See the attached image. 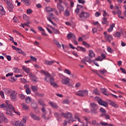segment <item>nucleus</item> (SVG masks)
<instances>
[{"instance_id": "nucleus-1", "label": "nucleus", "mask_w": 126, "mask_h": 126, "mask_svg": "<svg viewBox=\"0 0 126 126\" xmlns=\"http://www.w3.org/2000/svg\"><path fill=\"white\" fill-rule=\"evenodd\" d=\"M41 72L43 74L46 76L44 77L45 81H46V82H50L51 85L55 88L58 87V85H57V83H55V79L53 77H51V74L49 72L42 70H41Z\"/></svg>"}, {"instance_id": "nucleus-2", "label": "nucleus", "mask_w": 126, "mask_h": 126, "mask_svg": "<svg viewBox=\"0 0 126 126\" xmlns=\"http://www.w3.org/2000/svg\"><path fill=\"white\" fill-rule=\"evenodd\" d=\"M90 113L93 115H97L98 114V105L96 103L92 102L90 103Z\"/></svg>"}, {"instance_id": "nucleus-3", "label": "nucleus", "mask_w": 126, "mask_h": 126, "mask_svg": "<svg viewBox=\"0 0 126 126\" xmlns=\"http://www.w3.org/2000/svg\"><path fill=\"white\" fill-rule=\"evenodd\" d=\"M29 117L28 116L25 115L23 116V118L22 119V122L23 123H22V122L20 121H16L15 122V126H24V124H26V122L27 120H28Z\"/></svg>"}, {"instance_id": "nucleus-4", "label": "nucleus", "mask_w": 126, "mask_h": 126, "mask_svg": "<svg viewBox=\"0 0 126 126\" xmlns=\"http://www.w3.org/2000/svg\"><path fill=\"white\" fill-rule=\"evenodd\" d=\"M90 17V14L84 11L82 12L79 15V17L81 18L82 21H86V20H87V18H89Z\"/></svg>"}, {"instance_id": "nucleus-5", "label": "nucleus", "mask_w": 126, "mask_h": 126, "mask_svg": "<svg viewBox=\"0 0 126 126\" xmlns=\"http://www.w3.org/2000/svg\"><path fill=\"white\" fill-rule=\"evenodd\" d=\"M61 82L64 85H67V86H70V87H73V86L70 84V79L67 77L62 79Z\"/></svg>"}, {"instance_id": "nucleus-6", "label": "nucleus", "mask_w": 126, "mask_h": 126, "mask_svg": "<svg viewBox=\"0 0 126 126\" xmlns=\"http://www.w3.org/2000/svg\"><path fill=\"white\" fill-rule=\"evenodd\" d=\"M10 110L11 111H14V107L13 106H12L11 105L8 106V107L6 108L5 110L6 111V114H7L8 116H10L11 117H13V113H12V112L10 111Z\"/></svg>"}, {"instance_id": "nucleus-7", "label": "nucleus", "mask_w": 126, "mask_h": 126, "mask_svg": "<svg viewBox=\"0 0 126 126\" xmlns=\"http://www.w3.org/2000/svg\"><path fill=\"white\" fill-rule=\"evenodd\" d=\"M77 96H80V97H83L84 95H88V91L84 90L81 91H79L78 93H76Z\"/></svg>"}, {"instance_id": "nucleus-8", "label": "nucleus", "mask_w": 126, "mask_h": 126, "mask_svg": "<svg viewBox=\"0 0 126 126\" xmlns=\"http://www.w3.org/2000/svg\"><path fill=\"white\" fill-rule=\"evenodd\" d=\"M57 8L59 10L60 13H62V11H64V7L62 4V3L58 2L57 3Z\"/></svg>"}, {"instance_id": "nucleus-9", "label": "nucleus", "mask_w": 126, "mask_h": 126, "mask_svg": "<svg viewBox=\"0 0 126 126\" xmlns=\"http://www.w3.org/2000/svg\"><path fill=\"white\" fill-rule=\"evenodd\" d=\"M10 98L13 102H15L17 100V98L16 97V94H15V91H12L11 93V94L10 95Z\"/></svg>"}, {"instance_id": "nucleus-10", "label": "nucleus", "mask_w": 126, "mask_h": 126, "mask_svg": "<svg viewBox=\"0 0 126 126\" xmlns=\"http://www.w3.org/2000/svg\"><path fill=\"white\" fill-rule=\"evenodd\" d=\"M30 116L32 118V119H33V120H34L35 121H40V120H41L40 117L37 116L36 115H35L33 113H31L30 114Z\"/></svg>"}, {"instance_id": "nucleus-11", "label": "nucleus", "mask_w": 126, "mask_h": 126, "mask_svg": "<svg viewBox=\"0 0 126 126\" xmlns=\"http://www.w3.org/2000/svg\"><path fill=\"white\" fill-rule=\"evenodd\" d=\"M41 117L42 119H43V120H44L45 121H48V120H50V119L51 118L50 117V115H48V113H43L41 115Z\"/></svg>"}, {"instance_id": "nucleus-12", "label": "nucleus", "mask_w": 126, "mask_h": 126, "mask_svg": "<svg viewBox=\"0 0 126 126\" xmlns=\"http://www.w3.org/2000/svg\"><path fill=\"white\" fill-rule=\"evenodd\" d=\"M62 116H63L64 118H66V119H71V117H72V114L69 112H68L67 113H62Z\"/></svg>"}, {"instance_id": "nucleus-13", "label": "nucleus", "mask_w": 126, "mask_h": 126, "mask_svg": "<svg viewBox=\"0 0 126 126\" xmlns=\"http://www.w3.org/2000/svg\"><path fill=\"white\" fill-rule=\"evenodd\" d=\"M98 104L101 106H103L104 107H108V103H107L106 101H104L102 99H100V100L98 101Z\"/></svg>"}, {"instance_id": "nucleus-14", "label": "nucleus", "mask_w": 126, "mask_h": 126, "mask_svg": "<svg viewBox=\"0 0 126 126\" xmlns=\"http://www.w3.org/2000/svg\"><path fill=\"white\" fill-rule=\"evenodd\" d=\"M105 39L111 43V41H113V36L111 35H104Z\"/></svg>"}, {"instance_id": "nucleus-15", "label": "nucleus", "mask_w": 126, "mask_h": 126, "mask_svg": "<svg viewBox=\"0 0 126 126\" xmlns=\"http://www.w3.org/2000/svg\"><path fill=\"white\" fill-rule=\"evenodd\" d=\"M109 102H110V105L112 107H114V108H119V105L116 103L115 101L109 100Z\"/></svg>"}, {"instance_id": "nucleus-16", "label": "nucleus", "mask_w": 126, "mask_h": 126, "mask_svg": "<svg viewBox=\"0 0 126 126\" xmlns=\"http://www.w3.org/2000/svg\"><path fill=\"white\" fill-rule=\"evenodd\" d=\"M49 104L54 109H58V108H59V106H58V105H57L56 103L50 101L49 102Z\"/></svg>"}, {"instance_id": "nucleus-17", "label": "nucleus", "mask_w": 126, "mask_h": 126, "mask_svg": "<svg viewBox=\"0 0 126 126\" xmlns=\"http://www.w3.org/2000/svg\"><path fill=\"white\" fill-rule=\"evenodd\" d=\"M100 91L101 93H102L103 95H105V96H109V95H110V94H107V89L105 88H101Z\"/></svg>"}, {"instance_id": "nucleus-18", "label": "nucleus", "mask_w": 126, "mask_h": 126, "mask_svg": "<svg viewBox=\"0 0 126 126\" xmlns=\"http://www.w3.org/2000/svg\"><path fill=\"white\" fill-rule=\"evenodd\" d=\"M0 118L1 119L2 121H4V123H7L8 122V120L6 119L4 116H3V114L1 113V112H0Z\"/></svg>"}, {"instance_id": "nucleus-19", "label": "nucleus", "mask_w": 126, "mask_h": 126, "mask_svg": "<svg viewBox=\"0 0 126 126\" xmlns=\"http://www.w3.org/2000/svg\"><path fill=\"white\" fill-rule=\"evenodd\" d=\"M48 26H50V27L52 28L54 34H58V35H59V34H61V32L58 29H55V28H53V27L50 25H48Z\"/></svg>"}, {"instance_id": "nucleus-20", "label": "nucleus", "mask_w": 126, "mask_h": 126, "mask_svg": "<svg viewBox=\"0 0 126 126\" xmlns=\"http://www.w3.org/2000/svg\"><path fill=\"white\" fill-rule=\"evenodd\" d=\"M55 63H56L55 61H49L48 60H46L44 62V63H45L47 65H52V64Z\"/></svg>"}, {"instance_id": "nucleus-21", "label": "nucleus", "mask_w": 126, "mask_h": 126, "mask_svg": "<svg viewBox=\"0 0 126 126\" xmlns=\"http://www.w3.org/2000/svg\"><path fill=\"white\" fill-rule=\"evenodd\" d=\"M7 8L10 12H12L13 11V8H14V6L12 4L11 5H8L7 6Z\"/></svg>"}, {"instance_id": "nucleus-22", "label": "nucleus", "mask_w": 126, "mask_h": 126, "mask_svg": "<svg viewBox=\"0 0 126 126\" xmlns=\"http://www.w3.org/2000/svg\"><path fill=\"white\" fill-rule=\"evenodd\" d=\"M22 2L25 3L26 5H30L31 4V1L30 0H21Z\"/></svg>"}, {"instance_id": "nucleus-23", "label": "nucleus", "mask_w": 126, "mask_h": 126, "mask_svg": "<svg viewBox=\"0 0 126 126\" xmlns=\"http://www.w3.org/2000/svg\"><path fill=\"white\" fill-rule=\"evenodd\" d=\"M100 117H104V118H105L106 120H110V115L109 114H107V113L105 114H101L100 115Z\"/></svg>"}, {"instance_id": "nucleus-24", "label": "nucleus", "mask_w": 126, "mask_h": 126, "mask_svg": "<svg viewBox=\"0 0 126 126\" xmlns=\"http://www.w3.org/2000/svg\"><path fill=\"white\" fill-rule=\"evenodd\" d=\"M89 57L91 58H94L95 57V53H94V52L92 50H89Z\"/></svg>"}, {"instance_id": "nucleus-25", "label": "nucleus", "mask_w": 126, "mask_h": 126, "mask_svg": "<svg viewBox=\"0 0 126 126\" xmlns=\"http://www.w3.org/2000/svg\"><path fill=\"white\" fill-rule=\"evenodd\" d=\"M31 106L32 108H33L34 111H37V110H38V105H37L36 103L35 102L32 103Z\"/></svg>"}, {"instance_id": "nucleus-26", "label": "nucleus", "mask_w": 126, "mask_h": 126, "mask_svg": "<svg viewBox=\"0 0 126 126\" xmlns=\"http://www.w3.org/2000/svg\"><path fill=\"white\" fill-rule=\"evenodd\" d=\"M102 24H103L104 25H106V24H109V22H108V18L105 17L103 18Z\"/></svg>"}, {"instance_id": "nucleus-27", "label": "nucleus", "mask_w": 126, "mask_h": 126, "mask_svg": "<svg viewBox=\"0 0 126 126\" xmlns=\"http://www.w3.org/2000/svg\"><path fill=\"white\" fill-rule=\"evenodd\" d=\"M114 27H115V24L113 23L112 25H110L109 28L107 30L108 32L109 33L112 32L114 29Z\"/></svg>"}, {"instance_id": "nucleus-28", "label": "nucleus", "mask_w": 126, "mask_h": 126, "mask_svg": "<svg viewBox=\"0 0 126 126\" xmlns=\"http://www.w3.org/2000/svg\"><path fill=\"white\" fill-rule=\"evenodd\" d=\"M31 89L33 92H37L38 91V86H32Z\"/></svg>"}, {"instance_id": "nucleus-29", "label": "nucleus", "mask_w": 126, "mask_h": 126, "mask_svg": "<svg viewBox=\"0 0 126 126\" xmlns=\"http://www.w3.org/2000/svg\"><path fill=\"white\" fill-rule=\"evenodd\" d=\"M38 102L40 105L42 106V107H46V104L44 103V101L42 99H38Z\"/></svg>"}, {"instance_id": "nucleus-30", "label": "nucleus", "mask_w": 126, "mask_h": 126, "mask_svg": "<svg viewBox=\"0 0 126 126\" xmlns=\"http://www.w3.org/2000/svg\"><path fill=\"white\" fill-rule=\"evenodd\" d=\"M100 125L102 126H114L112 124H108L107 123L101 122Z\"/></svg>"}, {"instance_id": "nucleus-31", "label": "nucleus", "mask_w": 126, "mask_h": 126, "mask_svg": "<svg viewBox=\"0 0 126 126\" xmlns=\"http://www.w3.org/2000/svg\"><path fill=\"white\" fill-rule=\"evenodd\" d=\"M54 116L57 119H60V118H61L62 117V116H63V115H62V113H61V114H60V113H59L55 112L54 113Z\"/></svg>"}, {"instance_id": "nucleus-32", "label": "nucleus", "mask_w": 126, "mask_h": 126, "mask_svg": "<svg viewBox=\"0 0 126 126\" xmlns=\"http://www.w3.org/2000/svg\"><path fill=\"white\" fill-rule=\"evenodd\" d=\"M23 69L25 71V72H27V73H29L30 72V68H27L25 66L23 67Z\"/></svg>"}, {"instance_id": "nucleus-33", "label": "nucleus", "mask_w": 126, "mask_h": 126, "mask_svg": "<svg viewBox=\"0 0 126 126\" xmlns=\"http://www.w3.org/2000/svg\"><path fill=\"white\" fill-rule=\"evenodd\" d=\"M93 93L95 95H100V92L97 89H95L93 91Z\"/></svg>"}, {"instance_id": "nucleus-34", "label": "nucleus", "mask_w": 126, "mask_h": 126, "mask_svg": "<svg viewBox=\"0 0 126 126\" xmlns=\"http://www.w3.org/2000/svg\"><path fill=\"white\" fill-rule=\"evenodd\" d=\"M74 35V34H73L71 32H69L67 35V38H68L69 40V39H71V38H72V37Z\"/></svg>"}, {"instance_id": "nucleus-35", "label": "nucleus", "mask_w": 126, "mask_h": 126, "mask_svg": "<svg viewBox=\"0 0 126 126\" xmlns=\"http://www.w3.org/2000/svg\"><path fill=\"white\" fill-rule=\"evenodd\" d=\"M32 100V98H31L30 96H28V97H26L25 101L26 103H30Z\"/></svg>"}, {"instance_id": "nucleus-36", "label": "nucleus", "mask_w": 126, "mask_h": 126, "mask_svg": "<svg viewBox=\"0 0 126 126\" xmlns=\"http://www.w3.org/2000/svg\"><path fill=\"white\" fill-rule=\"evenodd\" d=\"M99 111L100 113H101V114H106V113H107L106 110L102 107L99 109Z\"/></svg>"}, {"instance_id": "nucleus-37", "label": "nucleus", "mask_w": 126, "mask_h": 126, "mask_svg": "<svg viewBox=\"0 0 126 126\" xmlns=\"http://www.w3.org/2000/svg\"><path fill=\"white\" fill-rule=\"evenodd\" d=\"M64 73H66L67 74H68V75H70L71 74V72L67 69H65L64 70Z\"/></svg>"}, {"instance_id": "nucleus-38", "label": "nucleus", "mask_w": 126, "mask_h": 126, "mask_svg": "<svg viewBox=\"0 0 126 126\" xmlns=\"http://www.w3.org/2000/svg\"><path fill=\"white\" fill-rule=\"evenodd\" d=\"M47 19L48 20L51 22V23H52V24H53V25H54V26H56L57 25V24L54 23L53 22V21H52V19H51V17H50L49 18V17H47Z\"/></svg>"}, {"instance_id": "nucleus-39", "label": "nucleus", "mask_w": 126, "mask_h": 126, "mask_svg": "<svg viewBox=\"0 0 126 126\" xmlns=\"http://www.w3.org/2000/svg\"><path fill=\"white\" fill-rule=\"evenodd\" d=\"M69 46L71 49H73V50H74V49H76L77 51H80V49L74 47L73 46H72V44H69Z\"/></svg>"}, {"instance_id": "nucleus-40", "label": "nucleus", "mask_w": 126, "mask_h": 126, "mask_svg": "<svg viewBox=\"0 0 126 126\" xmlns=\"http://www.w3.org/2000/svg\"><path fill=\"white\" fill-rule=\"evenodd\" d=\"M18 96L19 98L22 99V100H24V99H25V95L22 94H19Z\"/></svg>"}, {"instance_id": "nucleus-41", "label": "nucleus", "mask_w": 126, "mask_h": 126, "mask_svg": "<svg viewBox=\"0 0 126 126\" xmlns=\"http://www.w3.org/2000/svg\"><path fill=\"white\" fill-rule=\"evenodd\" d=\"M93 72H94V73H96V74H97V75H98L100 77H101V78H103V77H102V76H101L98 73V71L97 70H92Z\"/></svg>"}, {"instance_id": "nucleus-42", "label": "nucleus", "mask_w": 126, "mask_h": 126, "mask_svg": "<svg viewBox=\"0 0 126 126\" xmlns=\"http://www.w3.org/2000/svg\"><path fill=\"white\" fill-rule=\"evenodd\" d=\"M36 96H38V97H44V96H45V94H41L40 93H36Z\"/></svg>"}, {"instance_id": "nucleus-43", "label": "nucleus", "mask_w": 126, "mask_h": 126, "mask_svg": "<svg viewBox=\"0 0 126 126\" xmlns=\"http://www.w3.org/2000/svg\"><path fill=\"white\" fill-rule=\"evenodd\" d=\"M95 61H97V62H102L103 61V58H101V56H98L97 58H95Z\"/></svg>"}, {"instance_id": "nucleus-44", "label": "nucleus", "mask_w": 126, "mask_h": 126, "mask_svg": "<svg viewBox=\"0 0 126 126\" xmlns=\"http://www.w3.org/2000/svg\"><path fill=\"white\" fill-rule=\"evenodd\" d=\"M83 44L85 47H87V48H90V45L88 43H87L86 41H83Z\"/></svg>"}, {"instance_id": "nucleus-45", "label": "nucleus", "mask_w": 126, "mask_h": 126, "mask_svg": "<svg viewBox=\"0 0 126 126\" xmlns=\"http://www.w3.org/2000/svg\"><path fill=\"white\" fill-rule=\"evenodd\" d=\"M107 51L111 54H113V53H114V50L110 47H107Z\"/></svg>"}, {"instance_id": "nucleus-46", "label": "nucleus", "mask_w": 126, "mask_h": 126, "mask_svg": "<svg viewBox=\"0 0 126 126\" xmlns=\"http://www.w3.org/2000/svg\"><path fill=\"white\" fill-rule=\"evenodd\" d=\"M69 11L68 9H66L64 12L65 16H69Z\"/></svg>"}, {"instance_id": "nucleus-47", "label": "nucleus", "mask_w": 126, "mask_h": 126, "mask_svg": "<svg viewBox=\"0 0 126 126\" xmlns=\"http://www.w3.org/2000/svg\"><path fill=\"white\" fill-rule=\"evenodd\" d=\"M46 10L47 12H51V11H52L53 10V8L48 6L46 8Z\"/></svg>"}, {"instance_id": "nucleus-48", "label": "nucleus", "mask_w": 126, "mask_h": 126, "mask_svg": "<svg viewBox=\"0 0 126 126\" xmlns=\"http://www.w3.org/2000/svg\"><path fill=\"white\" fill-rule=\"evenodd\" d=\"M41 111L43 114L48 113V112H47V110H46V108H45V106H43L42 108L41 109Z\"/></svg>"}, {"instance_id": "nucleus-49", "label": "nucleus", "mask_w": 126, "mask_h": 126, "mask_svg": "<svg viewBox=\"0 0 126 126\" xmlns=\"http://www.w3.org/2000/svg\"><path fill=\"white\" fill-rule=\"evenodd\" d=\"M91 59H92V58H91L90 57H85L84 58V61L85 62H88L90 60H91Z\"/></svg>"}, {"instance_id": "nucleus-50", "label": "nucleus", "mask_w": 126, "mask_h": 126, "mask_svg": "<svg viewBox=\"0 0 126 126\" xmlns=\"http://www.w3.org/2000/svg\"><path fill=\"white\" fill-rule=\"evenodd\" d=\"M23 19L24 20H26L28 21L29 20V18H28V16L26 15V14H24L23 15Z\"/></svg>"}, {"instance_id": "nucleus-51", "label": "nucleus", "mask_w": 126, "mask_h": 126, "mask_svg": "<svg viewBox=\"0 0 126 126\" xmlns=\"http://www.w3.org/2000/svg\"><path fill=\"white\" fill-rule=\"evenodd\" d=\"M114 37H117L118 38H120V37H121V32H117L114 35Z\"/></svg>"}, {"instance_id": "nucleus-52", "label": "nucleus", "mask_w": 126, "mask_h": 126, "mask_svg": "<svg viewBox=\"0 0 126 126\" xmlns=\"http://www.w3.org/2000/svg\"><path fill=\"white\" fill-rule=\"evenodd\" d=\"M78 48H79L80 50H81L82 52H86V49H85L84 47L81 46H78Z\"/></svg>"}, {"instance_id": "nucleus-53", "label": "nucleus", "mask_w": 126, "mask_h": 126, "mask_svg": "<svg viewBox=\"0 0 126 126\" xmlns=\"http://www.w3.org/2000/svg\"><path fill=\"white\" fill-rule=\"evenodd\" d=\"M9 80L11 81V82H14V81H16V78H14V77H11Z\"/></svg>"}, {"instance_id": "nucleus-54", "label": "nucleus", "mask_w": 126, "mask_h": 126, "mask_svg": "<svg viewBox=\"0 0 126 126\" xmlns=\"http://www.w3.org/2000/svg\"><path fill=\"white\" fill-rule=\"evenodd\" d=\"M59 76L61 79H64L65 77H66L64 75H63V74L59 73Z\"/></svg>"}, {"instance_id": "nucleus-55", "label": "nucleus", "mask_w": 126, "mask_h": 126, "mask_svg": "<svg viewBox=\"0 0 126 126\" xmlns=\"http://www.w3.org/2000/svg\"><path fill=\"white\" fill-rule=\"evenodd\" d=\"M26 92L27 94L28 95V94H31V90H30V88H28L26 90Z\"/></svg>"}, {"instance_id": "nucleus-56", "label": "nucleus", "mask_w": 126, "mask_h": 126, "mask_svg": "<svg viewBox=\"0 0 126 126\" xmlns=\"http://www.w3.org/2000/svg\"><path fill=\"white\" fill-rule=\"evenodd\" d=\"M102 99V98H101L100 97H98V96H95V97H94V100H95V101H97V102H98V103H99V101L100 100H101Z\"/></svg>"}, {"instance_id": "nucleus-57", "label": "nucleus", "mask_w": 126, "mask_h": 126, "mask_svg": "<svg viewBox=\"0 0 126 126\" xmlns=\"http://www.w3.org/2000/svg\"><path fill=\"white\" fill-rule=\"evenodd\" d=\"M63 104H67L68 105V104H69V100H68L67 99L64 100L63 101Z\"/></svg>"}, {"instance_id": "nucleus-58", "label": "nucleus", "mask_w": 126, "mask_h": 126, "mask_svg": "<svg viewBox=\"0 0 126 126\" xmlns=\"http://www.w3.org/2000/svg\"><path fill=\"white\" fill-rule=\"evenodd\" d=\"M98 71L101 73V74H105L106 73V71L105 69H103L102 70H98Z\"/></svg>"}, {"instance_id": "nucleus-59", "label": "nucleus", "mask_w": 126, "mask_h": 126, "mask_svg": "<svg viewBox=\"0 0 126 126\" xmlns=\"http://www.w3.org/2000/svg\"><path fill=\"white\" fill-rule=\"evenodd\" d=\"M14 71L15 73H19V72H20V71H19V69L17 68H14Z\"/></svg>"}, {"instance_id": "nucleus-60", "label": "nucleus", "mask_w": 126, "mask_h": 126, "mask_svg": "<svg viewBox=\"0 0 126 126\" xmlns=\"http://www.w3.org/2000/svg\"><path fill=\"white\" fill-rule=\"evenodd\" d=\"M32 10H31V9H28L27 10V13L28 14H31L32 13Z\"/></svg>"}, {"instance_id": "nucleus-61", "label": "nucleus", "mask_w": 126, "mask_h": 126, "mask_svg": "<svg viewBox=\"0 0 126 126\" xmlns=\"http://www.w3.org/2000/svg\"><path fill=\"white\" fill-rule=\"evenodd\" d=\"M97 28V30H99V31H102V30H103L102 27H101V25L100 24L98 25Z\"/></svg>"}, {"instance_id": "nucleus-62", "label": "nucleus", "mask_w": 126, "mask_h": 126, "mask_svg": "<svg viewBox=\"0 0 126 126\" xmlns=\"http://www.w3.org/2000/svg\"><path fill=\"white\" fill-rule=\"evenodd\" d=\"M31 60H32L33 62H36L37 61V58H36L34 57L31 56L30 57Z\"/></svg>"}, {"instance_id": "nucleus-63", "label": "nucleus", "mask_w": 126, "mask_h": 126, "mask_svg": "<svg viewBox=\"0 0 126 126\" xmlns=\"http://www.w3.org/2000/svg\"><path fill=\"white\" fill-rule=\"evenodd\" d=\"M23 108L26 110H28V106H27L26 104H23Z\"/></svg>"}, {"instance_id": "nucleus-64", "label": "nucleus", "mask_w": 126, "mask_h": 126, "mask_svg": "<svg viewBox=\"0 0 126 126\" xmlns=\"http://www.w3.org/2000/svg\"><path fill=\"white\" fill-rule=\"evenodd\" d=\"M0 108H3L5 110L7 107L5 106V104H3L0 105Z\"/></svg>"}]
</instances>
